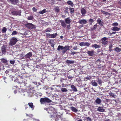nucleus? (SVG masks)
I'll list each match as a JSON object with an SVG mask.
<instances>
[{"instance_id":"f257e3e1","label":"nucleus","mask_w":121,"mask_h":121,"mask_svg":"<svg viewBox=\"0 0 121 121\" xmlns=\"http://www.w3.org/2000/svg\"><path fill=\"white\" fill-rule=\"evenodd\" d=\"M70 47L68 45L63 47L60 45H59L57 48L58 51L61 52L63 54H64L69 49Z\"/></svg>"},{"instance_id":"f03ea898","label":"nucleus","mask_w":121,"mask_h":121,"mask_svg":"<svg viewBox=\"0 0 121 121\" xmlns=\"http://www.w3.org/2000/svg\"><path fill=\"white\" fill-rule=\"evenodd\" d=\"M40 101L41 104H44L51 103L52 102V101L48 98L45 97L40 98Z\"/></svg>"},{"instance_id":"7ed1b4c3","label":"nucleus","mask_w":121,"mask_h":121,"mask_svg":"<svg viewBox=\"0 0 121 121\" xmlns=\"http://www.w3.org/2000/svg\"><path fill=\"white\" fill-rule=\"evenodd\" d=\"M25 26L27 28L30 30L34 29L36 27V26L30 23H28L27 24H26Z\"/></svg>"},{"instance_id":"20e7f679","label":"nucleus","mask_w":121,"mask_h":121,"mask_svg":"<svg viewBox=\"0 0 121 121\" xmlns=\"http://www.w3.org/2000/svg\"><path fill=\"white\" fill-rule=\"evenodd\" d=\"M17 41V40L16 38L14 37H12L10 40L9 44L10 46H13L15 44Z\"/></svg>"},{"instance_id":"39448f33","label":"nucleus","mask_w":121,"mask_h":121,"mask_svg":"<svg viewBox=\"0 0 121 121\" xmlns=\"http://www.w3.org/2000/svg\"><path fill=\"white\" fill-rule=\"evenodd\" d=\"M21 12L20 10H17L15 9H13L12 11V14L14 15H20Z\"/></svg>"},{"instance_id":"423d86ee","label":"nucleus","mask_w":121,"mask_h":121,"mask_svg":"<svg viewBox=\"0 0 121 121\" xmlns=\"http://www.w3.org/2000/svg\"><path fill=\"white\" fill-rule=\"evenodd\" d=\"M19 78V79H18L19 80L17 82L19 83H21L22 84L24 83V86H25L27 83L26 82L27 81V80L25 81L26 80V79L25 80V79H24L23 78H22L21 77L20 78Z\"/></svg>"},{"instance_id":"0eeeda50","label":"nucleus","mask_w":121,"mask_h":121,"mask_svg":"<svg viewBox=\"0 0 121 121\" xmlns=\"http://www.w3.org/2000/svg\"><path fill=\"white\" fill-rule=\"evenodd\" d=\"M48 113L50 114V118H56L57 117L56 115H54L55 112H54L53 111L49 109L48 110Z\"/></svg>"},{"instance_id":"6e6552de","label":"nucleus","mask_w":121,"mask_h":121,"mask_svg":"<svg viewBox=\"0 0 121 121\" xmlns=\"http://www.w3.org/2000/svg\"><path fill=\"white\" fill-rule=\"evenodd\" d=\"M108 38L106 37H104L101 39V43L105 45L108 43Z\"/></svg>"},{"instance_id":"1a4fd4ad","label":"nucleus","mask_w":121,"mask_h":121,"mask_svg":"<svg viewBox=\"0 0 121 121\" xmlns=\"http://www.w3.org/2000/svg\"><path fill=\"white\" fill-rule=\"evenodd\" d=\"M7 46L3 45L1 47V51L2 53L4 54H5L6 51L7 50Z\"/></svg>"},{"instance_id":"9d476101","label":"nucleus","mask_w":121,"mask_h":121,"mask_svg":"<svg viewBox=\"0 0 121 121\" xmlns=\"http://www.w3.org/2000/svg\"><path fill=\"white\" fill-rule=\"evenodd\" d=\"M32 55V54L31 52H30L27 53L25 55L24 57L26 58H30Z\"/></svg>"},{"instance_id":"9b49d317","label":"nucleus","mask_w":121,"mask_h":121,"mask_svg":"<svg viewBox=\"0 0 121 121\" xmlns=\"http://www.w3.org/2000/svg\"><path fill=\"white\" fill-rule=\"evenodd\" d=\"M7 0L14 4H16L18 2V0Z\"/></svg>"},{"instance_id":"f8f14e48","label":"nucleus","mask_w":121,"mask_h":121,"mask_svg":"<svg viewBox=\"0 0 121 121\" xmlns=\"http://www.w3.org/2000/svg\"><path fill=\"white\" fill-rule=\"evenodd\" d=\"M94 51L92 50L91 51H87V53L89 56H93L94 53Z\"/></svg>"},{"instance_id":"ddd939ff","label":"nucleus","mask_w":121,"mask_h":121,"mask_svg":"<svg viewBox=\"0 0 121 121\" xmlns=\"http://www.w3.org/2000/svg\"><path fill=\"white\" fill-rule=\"evenodd\" d=\"M65 22L67 24H70L71 22V20L69 17L65 19Z\"/></svg>"},{"instance_id":"4468645a","label":"nucleus","mask_w":121,"mask_h":121,"mask_svg":"<svg viewBox=\"0 0 121 121\" xmlns=\"http://www.w3.org/2000/svg\"><path fill=\"white\" fill-rule=\"evenodd\" d=\"M60 22L61 23V26L64 28H65L66 26V22L65 21L63 20H60Z\"/></svg>"},{"instance_id":"2eb2a0df","label":"nucleus","mask_w":121,"mask_h":121,"mask_svg":"<svg viewBox=\"0 0 121 121\" xmlns=\"http://www.w3.org/2000/svg\"><path fill=\"white\" fill-rule=\"evenodd\" d=\"M81 11L82 15L83 16H85L86 12V10L84 8H82L81 9Z\"/></svg>"},{"instance_id":"dca6fc26","label":"nucleus","mask_w":121,"mask_h":121,"mask_svg":"<svg viewBox=\"0 0 121 121\" xmlns=\"http://www.w3.org/2000/svg\"><path fill=\"white\" fill-rule=\"evenodd\" d=\"M97 22L100 26H103L104 22L102 21L101 20L100 18H98L97 20Z\"/></svg>"},{"instance_id":"f3484780","label":"nucleus","mask_w":121,"mask_h":121,"mask_svg":"<svg viewBox=\"0 0 121 121\" xmlns=\"http://www.w3.org/2000/svg\"><path fill=\"white\" fill-rule=\"evenodd\" d=\"M78 22L80 24H86L87 23V21L85 19H82L81 20H79Z\"/></svg>"},{"instance_id":"a211bd4d","label":"nucleus","mask_w":121,"mask_h":121,"mask_svg":"<svg viewBox=\"0 0 121 121\" xmlns=\"http://www.w3.org/2000/svg\"><path fill=\"white\" fill-rule=\"evenodd\" d=\"M120 28L117 27H112V30L114 31H118L120 30Z\"/></svg>"},{"instance_id":"6ab92c4d","label":"nucleus","mask_w":121,"mask_h":121,"mask_svg":"<svg viewBox=\"0 0 121 121\" xmlns=\"http://www.w3.org/2000/svg\"><path fill=\"white\" fill-rule=\"evenodd\" d=\"M28 105L29 107L32 109V110H33L34 109L35 106L33 105V103L32 102L29 103Z\"/></svg>"},{"instance_id":"aec40b11","label":"nucleus","mask_w":121,"mask_h":121,"mask_svg":"<svg viewBox=\"0 0 121 121\" xmlns=\"http://www.w3.org/2000/svg\"><path fill=\"white\" fill-rule=\"evenodd\" d=\"M95 102L98 104H99L101 103V101L100 99L98 98L95 100Z\"/></svg>"},{"instance_id":"412c9836","label":"nucleus","mask_w":121,"mask_h":121,"mask_svg":"<svg viewBox=\"0 0 121 121\" xmlns=\"http://www.w3.org/2000/svg\"><path fill=\"white\" fill-rule=\"evenodd\" d=\"M97 24L95 25L94 26L91 27V31H93L95 30L97 28Z\"/></svg>"},{"instance_id":"4be33fe9","label":"nucleus","mask_w":121,"mask_h":121,"mask_svg":"<svg viewBox=\"0 0 121 121\" xmlns=\"http://www.w3.org/2000/svg\"><path fill=\"white\" fill-rule=\"evenodd\" d=\"M91 47L93 48H100V46L97 44H95L93 45H92L91 46Z\"/></svg>"},{"instance_id":"5701e85b","label":"nucleus","mask_w":121,"mask_h":121,"mask_svg":"<svg viewBox=\"0 0 121 121\" xmlns=\"http://www.w3.org/2000/svg\"><path fill=\"white\" fill-rule=\"evenodd\" d=\"M97 110L98 111H99L101 112H103L104 111V109L103 108H101L100 107H98V108L97 109Z\"/></svg>"},{"instance_id":"b1692460","label":"nucleus","mask_w":121,"mask_h":121,"mask_svg":"<svg viewBox=\"0 0 121 121\" xmlns=\"http://www.w3.org/2000/svg\"><path fill=\"white\" fill-rule=\"evenodd\" d=\"M34 19V18L32 15L28 16L27 18V19L28 20L33 21Z\"/></svg>"},{"instance_id":"393cba45","label":"nucleus","mask_w":121,"mask_h":121,"mask_svg":"<svg viewBox=\"0 0 121 121\" xmlns=\"http://www.w3.org/2000/svg\"><path fill=\"white\" fill-rule=\"evenodd\" d=\"M58 34L57 33L53 34H51V38H54L57 36Z\"/></svg>"},{"instance_id":"a878e982","label":"nucleus","mask_w":121,"mask_h":121,"mask_svg":"<svg viewBox=\"0 0 121 121\" xmlns=\"http://www.w3.org/2000/svg\"><path fill=\"white\" fill-rule=\"evenodd\" d=\"M52 31V30L50 28H48L44 30V32H49Z\"/></svg>"},{"instance_id":"bb28decb","label":"nucleus","mask_w":121,"mask_h":121,"mask_svg":"<svg viewBox=\"0 0 121 121\" xmlns=\"http://www.w3.org/2000/svg\"><path fill=\"white\" fill-rule=\"evenodd\" d=\"M66 62L68 64H73L74 61L73 60H67Z\"/></svg>"},{"instance_id":"cd10ccee","label":"nucleus","mask_w":121,"mask_h":121,"mask_svg":"<svg viewBox=\"0 0 121 121\" xmlns=\"http://www.w3.org/2000/svg\"><path fill=\"white\" fill-rule=\"evenodd\" d=\"M71 87L72 90L73 91L76 92L77 91V88L75 87V86L74 85H71Z\"/></svg>"},{"instance_id":"c85d7f7f","label":"nucleus","mask_w":121,"mask_h":121,"mask_svg":"<svg viewBox=\"0 0 121 121\" xmlns=\"http://www.w3.org/2000/svg\"><path fill=\"white\" fill-rule=\"evenodd\" d=\"M1 62L4 64H6L7 63V60L5 59L2 58L1 59Z\"/></svg>"},{"instance_id":"c756f323","label":"nucleus","mask_w":121,"mask_h":121,"mask_svg":"<svg viewBox=\"0 0 121 121\" xmlns=\"http://www.w3.org/2000/svg\"><path fill=\"white\" fill-rule=\"evenodd\" d=\"M70 108L72 110L73 112H76L78 111V110L75 108L74 107H71Z\"/></svg>"},{"instance_id":"7c9ffc66","label":"nucleus","mask_w":121,"mask_h":121,"mask_svg":"<svg viewBox=\"0 0 121 121\" xmlns=\"http://www.w3.org/2000/svg\"><path fill=\"white\" fill-rule=\"evenodd\" d=\"M91 84L93 86H98V85L95 82L92 81L91 82Z\"/></svg>"},{"instance_id":"2f4dec72","label":"nucleus","mask_w":121,"mask_h":121,"mask_svg":"<svg viewBox=\"0 0 121 121\" xmlns=\"http://www.w3.org/2000/svg\"><path fill=\"white\" fill-rule=\"evenodd\" d=\"M46 10L45 9H44L43 10L40 11L39 12V13L41 14H43L44 13H45L46 12Z\"/></svg>"},{"instance_id":"473e14b6","label":"nucleus","mask_w":121,"mask_h":121,"mask_svg":"<svg viewBox=\"0 0 121 121\" xmlns=\"http://www.w3.org/2000/svg\"><path fill=\"white\" fill-rule=\"evenodd\" d=\"M101 11L104 14H105L106 15H110V13L107 12L103 11L102 10H101Z\"/></svg>"},{"instance_id":"72a5a7b5","label":"nucleus","mask_w":121,"mask_h":121,"mask_svg":"<svg viewBox=\"0 0 121 121\" xmlns=\"http://www.w3.org/2000/svg\"><path fill=\"white\" fill-rule=\"evenodd\" d=\"M69 9L70 10V13L72 14V13H74V9L73 8L70 7Z\"/></svg>"},{"instance_id":"f704fd0d","label":"nucleus","mask_w":121,"mask_h":121,"mask_svg":"<svg viewBox=\"0 0 121 121\" xmlns=\"http://www.w3.org/2000/svg\"><path fill=\"white\" fill-rule=\"evenodd\" d=\"M115 50L116 52H120L121 51V49L118 47H117L115 49Z\"/></svg>"},{"instance_id":"c9c22d12","label":"nucleus","mask_w":121,"mask_h":121,"mask_svg":"<svg viewBox=\"0 0 121 121\" xmlns=\"http://www.w3.org/2000/svg\"><path fill=\"white\" fill-rule=\"evenodd\" d=\"M85 120H87V121H92L91 118L89 117H85Z\"/></svg>"},{"instance_id":"e433bc0d","label":"nucleus","mask_w":121,"mask_h":121,"mask_svg":"<svg viewBox=\"0 0 121 121\" xmlns=\"http://www.w3.org/2000/svg\"><path fill=\"white\" fill-rule=\"evenodd\" d=\"M94 22V20L92 19L91 18L89 19V24L90 25H91L93 23V22Z\"/></svg>"},{"instance_id":"4c0bfd02","label":"nucleus","mask_w":121,"mask_h":121,"mask_svg":"<svg viewBox=\"0 0 121 121\" xmlns=\"http://www.w3.org/2000/svg\"><path fill=\"white\" fill-rule=\"evenodd\" d=\"M61 90L63 92H66L68 91V90L65 88H61Z\"/></svg>"},{"instance_id":"58836bf2","label":"nucleus","mask_w":121,"mask_h":121,"mask_svg":"<svg viewBox=\"0 0 121 121\" xmlns=\"http://www.w3.org/2000/svg\"><path fill=\"white\" fill-rule=\"evenodd\" d=\"M67 3L68 4L70 5L71 6H73V2L71 1L70 0L68 1Z\"/></svg>"},{"instance_id":"ea45409f","label":"nucleus","mask_w":121,"mask_h":121,"mask_svg":"<svg viewBox=\"0 0 121 121\" xmlns=\"http://www.w3.org/2000/svg\"><path fill=\"white\" fill-rule=\"evenodd\" d=\"M7 31L6 28L5 27L3 28L2 31L3 33H5Z\"/></svg>"},{"instance_id":"a19ab883","label":"nucleus","mask_w":121,"mask_h":121,"mask_svg":"<svg viewBox=\"0 0 121 121\" xmlns=\"http://www.w3.org/2000/svg\"><path fill=\"white\" fill-rule=\"evenodd\" d=\"M91 78V77L89 76V77H86L84 79V80L85 81H87L88 80H90Z\"/></svg>"},{"instance_id":"79ce46f5","label":"nucleus","mask_w":121,"mask_h":121,"mask_svg":"<svg viewBox=\"0 0 121 121\" xmlns=\"http://www.w3.org/2000/svg\"><path fill=\"white\" fill-rule=\"evenodd\" d=\"M118 24L116 22L113 23L112 24V26L114 27H116V26H117L118 25Z\"/></svg>"},{"instance_id":"37998d69","label":"nucleus","mask_w":121,"mask_h":121,"mask_svg":"<svg viewBox=\"0 0 121 121\" xmlns=\"http://www.w3.org/2000/svg\"><path fill=\"white\" fill-rule=\"evenodd\" d=\"M46 36L47 38H51V34H50L49 33H46Z\"/></svg>"},{"instance_id":"c03bdc74","label":"nucleus","mask_w":121,"mask_h":121,"mask_svg":"<svg viewBox=\"0 0 121 121\" xmlns=\"http://www.w3.org/2000/svg\"><path fill=\"white\" fill-rule=\"evenodd\" d=\"M85 42H81L79 43V45L80 46H85Z\"/></svg>"},{"instance_id":"a18cd8bd","label":"nucleus","mask_w":121,"mask_h":121,"mask_svg":"<svg viewBox=\"0 0 121 121\" xmlns=\"http://www.w3.org/2000/svg\"><path fill=\"white\" fill-rule=\"evenodd\" d=\"M54 40L53 39H49V42L50 44L54 43Z\"/></svg>"},{"instance_id":"49530a36","label":"nucleus","mask_w":121,"mask_h":121,"mask_svg":"<svg viewBox=\"0 0 121 121\" xmlns=\"http://www.w3.org/2000/svg\"><path fill=\"white\" fill-rule=\"evenodd\" d=\"M109 94L110 95V96H112V97L115 98V95L114 94L112 93V92H111L109 93Z\"/></svg>"},{"instance_id":"de8ad7c7","label":"nucleus","mask_w":121,"mask_h":121,"mask_svg":"<svg viewBox=\"0 0 121 121\" xmlns=\"http://www.w3.org/2000/svg\"><path fill=\"white\" fill-rule=\"evenodd\" d=\"M98 82L100 85H101L102 83V81L101 79H99L98 81Z\"/></svg>"},{"instance_id":"09e8293b","label":"nucleus","mask_w":121,"mask_h":121,"mask_svg":"<svg viewBox=\"0 0 121 121\" xmlns=\"http://www.w3.org/2000/svg\"><path fill=\"white\" fill-rule=\"evenodd\" d=\"M66 26L67 29L68 30L70 29L71 28L70 25V24L67 25V26Z\"/></svg>"},{"instance_id":"8fccbe9b","label":"nucleus","mask_w":121,"mask_h":121,"mask_svg":"<svg viewBox=\"0 0 121 121\" xmlns=\"http://www.w3.org/2000/svg\"><path fill=\"white\" fill-rule=\"evenodd\" d=\"M10 64H13L15 63V61L14 60H10Z\"/></svg>"},{"instance_id":"3c124183","label":"nucleus","mask_w":121,"mask_h":121,"mask_svg":"<svg viewBox=\"0 0 121 121\" xmlns=\"http://www.w3.org/2000/svg\"><path fill=\"white\" fill-rule=\"evenodd\" d=\"M17 34V32L16 31H14L12 32V35H16Z\"/></svg>"},{"instance_id":"603ef678","label":"nucleus","mask_w":121,"mask_h":121,"mask_svg":"<svg viewBox=\"0 0 121 121\" xmlns=\"http://www.w3.org/2000/svg\"><path fill=\"white\" fill-rule=\"evenodd\" d=\"M85 46H89L90 44L88 42H85Z\"/></svg>"},{"instance_id":"864d4df0","label":"nucleus","mask_w":121,"mask_h":121,"mask_svg":"<svg viewBox=\"0 0 121 121\" xmlns=\"http://www.w3.org/2000/svg\"><path fill=\"white\" fill-rule=\"evenodd\" d=\"M32 10L34 12H35L37 10V9H36L35 7H33L32 8Z\"/></svg>"},{"instance_id":"5fc2aeb1","label":"nucleus","mask_w":121,"mask_h":121,"mask_svg":"<svg viewBox=\"0 0 121 121\" xmlns=\"http://www.w3.org/2000/svg\"><path fill=\"white\" fill-rule=\"evenodd\" d=\"M55 11L57 12H59L60 11V9L58 8H56L55 9Z\"/></svg>"},{"instance_id":"6e6d98bb","label":"nucleus","mask_w":121,"mask_h":121,"mask_svg":"<svg viewBox=\"0 0 121 121\" xmlns=\"http://www.w3.org/2000/svg\"><path fill=\"white\" fill-rule=\"evenodd\" d=\"M51 45V46L52 47L54 48V43H51L50 44Z\"/></svg>"},{"instance_id":"4d7b16f0","label":"nucleus","mask_w":121,"mask_h":121,"mask_svg":"<svg viewBox=\"0 0 121 121\" xmlns=\"http://www.w3.org/2000/svg\"><path fill=\"white\" fill-rule=\"evenodd\" d=\"M112 46L111 45L109 47V49L110 50L109 51H111L112 50Z\"/></svg>"},{"instance_id":"13d9d810","label":"nucleus","mask_w":121,"mask_h":121,"mask_svg":"<svg viewBox=\"0 0 121 121\" xmlns=\"http://www.w3.org/2000/svg\"><path fill=\"white\" fill-rule=\"evenodd\" d=\"M73 49L74 50H77L78 49L77 47V46H76L73 48Z\"/></svg>"},{"instance_id":"bf43d9fd","label":"nucleus","mask_w":121,"mask_h":121,"mask_svg":"<svg viewBox=\"0 0 121 121\" xmlns=\"http://www.w3.org/2000/svg\"><path fill=\"white\" fill-rule=\"evenodd\" d=\"M108 35H110V36H111V35H112V34H111V33H110V32H109L108 33Z\"/></svg>"},{"instance_id":"052dcab7","label":"nucleus","mask_w":121,"mask_h":121,"mask_svg":"<svg viewBox=\"0 0 121 121\" xmlns=\"http://www.w3.org/2000/svg\"><path fill=\"white\" fill-rule=\"evenodd\" d=\"M64 12L65 13H68V10H65L64 11Z\"/></svg>"},{"instance_id":"680f3d73","label":"nucleus","mask_w":121,"mask_h":121,"mask_svg":"<svg viewBox=\"0 0 121 121\" xmlns=\"http://www.w3.org/2000/svg\"><path fill=\"white\" fill-rule=\"evenodd\" d=\"M76 53L75 52H72L71 54H72L73 55H74Z\"/></svg>"},{"instance_id":"e2e57ef3","label":"nucleus","mask_w":121,"mask_h":121,"mask_svg":"<svg viewBox=\"0 0 121 121\" xmlns=\"http://www.w3.org/2000/svg\"><path fill=\"white\" fill-rule=\"evenodd\" d=\"M118 4L121 5V0L119 2Z\"/></svg>"},{"instance_id":"0e129e2a","label":"nucleus","mask_w":121,"mask_h":121,"mask_svg":"<svg viewBox=\"0 0 121 121\" xmlns=\"http://www.w3.org/2000/svg\"><path fill=\"white\" fill-rule=\"evenodd\" d=\"M69 8H68V7H66V8H65V10H68V9H69Z\"/></svg>"},{"instance_id":"69168bd1","label":"nucleus","mask_w":121,"mask_h":121,"mask_svg":"<svg viewBox=\"0 0 121 121\" xmlns=\"http://www.w3.org/2000/svg\"><path fill=\"white\" fill-rule=\"evenodd\" d=\"M116 33V32H113L111 33V34H114Z\"/></svg>"},{"instance_id":"338daca9","label":"nucleus","mask_w":121,"mask_h":121,"mask_svg":"<svg viewBox=\"0 0 121 121\" xmlns=\"http://www.w3.org/2000/svg\"><path fill=\"white\" fill-rule=\"evenodd\" d=\"M28 106V105H27V104L26 105H25V108L26 109L27 108H28V107H26V106Z\"/></svg>"},{"instance_id":"774afa93","label":"nucleus","mask_w":121,"mask_h":121,"mask_svg":"<svg viewBox=\"0 0 121 121\" xmlns=\"http://www.w3.org/2000/svg\"><path fill=\"white\" fill-rule=\"evenodd\" d=\"M110 120L109 119H106L105 120V121H110Z\"/></svg>"}]
</instances>
